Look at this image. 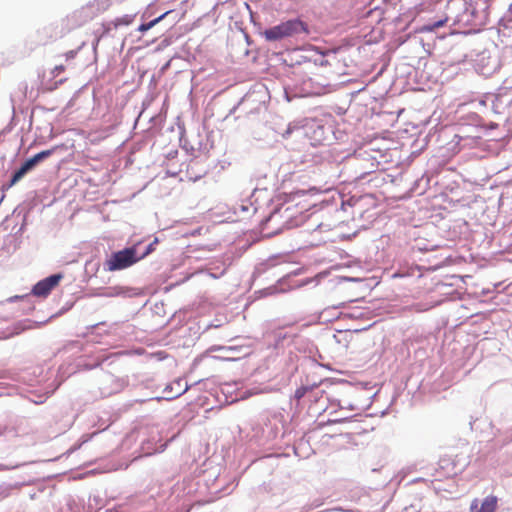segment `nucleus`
Returning <instances> with one entry per match:
<instances>
[{"mask_svg": "<svg viewBox=\"0 0 512 512\" xmlns=\"http://www.w3.org/2000/svg\"><path fill=\"white\" fill-rule=\"evenodd\" d=\"M36 166V164L34 163V161L32 160V158H29L28 160H26L22 165H21V169L22 171H25L26 173L28 171H30L32 168H34Z\"/></svg>", "mask_w": 512, "mask_h": 512, "instance_id": "obj_11", "label": "nucleus"}, {"mask_svg": "<svg viewBox=\"0 0 512 512\" xmlns=\"http://www.w3.org/2000/svg\"><path fill=\"white\" fill-rule=\"evenodd\" d=\"M26 174L25 171H22L21 168H19L12 176L10 182L6 185V186H3V189H9L11 188L13 185H15L24 175Z\"/></svg>", "mask_w": 512, "mask_h": 512, "instance_id": "obj_9", "label": "nucleus"}, {"mask_svg": "<svg viewBox=\"0 0 512 512\" xmlns=\"http://www.w3.org/2000/svg\"><path fill=\"white\" fill-rule=\"evenodd\" d=\"M497 507V496L488 495L482 501L474 499L470 505V512H496Z\"/></svg>", "mask_w": 512, "mask_h": 512, "instance_id": "obj_5", "label": "nucleus"}, {"mask_svg": "<svg viewBox=\"0 0 512 512\" xmlns=\"http://www.w3.org/2000/svg\"><path fill=\"white\" fill-rule=\"evenodd\" d=\"M56 149H57V147H53L51 149L41 151V152L35 154L31 158L34 161V163L37 165L40 161H42V160L48 158L49 156H51Z\"/></svg>", "mask_w": 512, "mask_h": 512, "instance_id": "obj_8", "label": "nucleus"}, {"mask_svg": "<svg viewBox=\"0 0 512 512\" xmlns=\"http://www.w3.org/2000/svg\"><path fill=\"white\" fill-rule=\"evenodd\" d=\"M61 273L51 275L37 282L32 288V294L36 297L46 298L62 280Z\"/></svg>", "mask_w": 512, "mask_h": 512, "instance_id": "obj_4", "label": "nucleus"}, {"mask_svg": "<svg viewBox=\"0 0 512 512\" xmlns=\"http://www.w3.org/2000/svg\"><path fill=\"white\" fill-rule=\"evenodd\" d=\"M76 55V52L75 51H68L64 54L66 60H70V59H73Z\"/></svg>", "mask_w": 512, "mask_h": 512, "instance_id": "obj_12", "label": "nucleus"}, {"mask_svg": "<svg viewBox=\"0 0 512 512\" xmlns=\"http://www.w3.org/2000/svg\"><path fill=\"white\" fill-rule=\"evenodd\" d=\"M299 34H309L308 26L300 19H290L266 29L262 35L268 42L280 41Z\"/></svg>", "mask_w": 512, "mask_h": 512, "instance_id": "obj_2", "label": "nucleus"}, {"mask_svg": "<svg viewBox=\"0 0 512 512\" xmlns=\"http://www.w3.org/2000/svg\"><path fill=\"white\" fill-rule=\"evenodd\" d=\"M138 261L136 251L134 248H126L124 250L115 252L106 261V266L109 271L122 270L130 267Z\"/></svg>", "mask_w": 512, "mask_h": 512, "instance_id": "obj_3", "label": "nucleus"}, {"mask_svg": "<svg viewBox=\"0 0 512 512\" xmlns=\"http://www.w3.org/2000/svg\"><path fill=\"white\" fill-rule=\"evenodd\" d=\"M64 69H65V68H64V66H63V65L56 66V67L54 68V73H55V75H58L59 73L63 72V71H64Z\"/></svg>", "mask_w": 512, "mask_h": 512, "instance_id": "obj_13", "label": "nucleus"}, {"mask_svg": "<svg viewBox=\"0 0 512 512\" xmlns=\"http://www.w3.org/2000/svg\"><path fill=\"white\" fill-rule=\"evenodd\" d=\"M447 20L448 19L445 18V19H441L439 21H436V22H434L432 24L426 25V26L423 27L422 31L432 32V31H434V30L444 26L446 24Z\"/></svg>", "mask_w": 512, "mask_h": 512, "instance_id": "obj_10", "label": "nucleus"}, {"mask_svg": "<svg viewBox=\"0 0 512 512\" xmlns=\"http://www.w3.org/2000/svg\"><path fill=\"white\" fill-rule=\"evenodd\" d=\"M134 17V15H123L113 20L111 25H113L115 29L119 28L120 26H128L134 21Z\"/></svg>", "mask_w": 512, "mask_h": 512, "instance_id": "obj_6", "label": "nucleus"}, {"mask_svg": "<svg viewBox=\"0 0 512 512\" xmlns=\"http://www.w3.org/2000/svg\"><path fill=\"white\" fill-rule=\"evenodd\" d=\"M100 11L99 2H89L61 19L59 24L45 29V32L50 39L62 38L72 30L78 29L93 20Z\"/></svg>", "mask_w": 512, "mask_h": 512, "instance_id": "obj_1", "label": "nucleus"}, {"mask_svg": "<svg viewBox=\"0 0 512 512\" xmlns=\"http://www.w3.org/2000/svg\"><path fill=\"white\" fill-rule=\"evenodd\" d=\"M169 12H165L163 13L162 15H160L159 17L155 18L154 20L148 22V23H143L139 26L138 30L140 32H146L148 31L149 29H151L152 27H154L157 23H159L161 20H163L166 15L168 14Z\"/></svg>", "mask_w": 512, "mask_h": 512, "instance_id": "obj_7", "label": "nucleus"}]
</instances>
